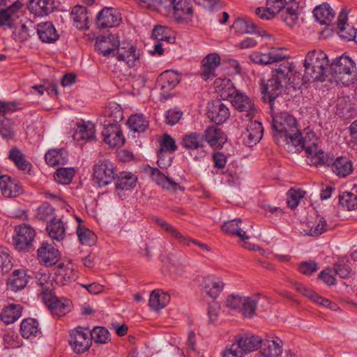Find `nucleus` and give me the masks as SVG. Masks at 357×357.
Segmentation results:
<instances>
[{"label": "nucleus", "instance_id": "obj_4", "mask_svg": "<svg viewBox=\"0 0 357 357\" xmlns=\"http://www.w3.org/2000/svg\"><path fill=\"white\" fill-rule=\"evenodd\" d=\"M329 61L325 52L321 50L310 51L304 61L303 80L314 82L321 80L328 68Z\"/></svg>", "mask_w": 357, "mask_h": 357}, {"label": "nucleus", "instance_id": "obj_35", "mask_svg": "<svg viewBox=\"0 0 357 357\" xmlns=\"http://www.w3.org/2000/svg\"><path fill=\"white\" fill-rule=\"evenodd\" d=\"M181 79L180 75L172 70H167L160 74L157 79V86L165 91L175 88Z\"/></svg>", "mask_w": 357, "mask_h": 357}, {"label": "nucleus", "instance_id": "obj_47", "mask_svg": "<svg viewBox=\"0 0 357 357\" xmlns=\"http://www.w3.org/2000/svg\"><path fill=\"white\" fill-rule=\"evenodd\" d=\"M20 332L23 337L31 339L40 335L38 322L33 318L24 319L21 322Z\"/></svg>", "mask_w": 357, "mask_h": 357}, {"label": "nucleus", "instance_id": "obj_64", "mask_svg": "<svg viewBox=\"0 0 357 357\" xmlns=\"http://www.w3.org/2000/svg\"><path fill=\"white\" fill-rule=\"evenodd\" d=\"M10 252L5 247H0V268L3 272H8L12 267Z\"/></svg>", "mask_w": 357, "mask_h": 357}, {"label": "nucleus", "instance_id": "obj_6", "mask_svg": "<svg viewBox=\"0 0 357 357\" xmlns=\"http://www.w3.org/2000/svg\"><path fill=\"white\" fill-rule=\"evenodd\" d=\"M304 149L306 153V162L310 165H330L333 159L319 147L318 139L314 132H307L305 138H301V144L298 151Z\"/></svg>", "mask_w": 357, "mask_h": 357}, {"label": "nucleus", "instance_id": "obj_10", "mask_svg": "<svg viewBox=\"0 0 357 357\" xmlns=\"http://www.w3.org/2000/svg\"><path fill=\"white\" fill-rule=\"evenodd\" d=\"M142 51L132 43L123 41L120 43L115 54L116 59L129 68L138 66L141 63Z\"/></svg>", "mask_w": 357, "mask_h": 357}, {"label": "nucleus", "instance_id": "obj_18", "mask_svg": "<svg viewBox=\"0 0 357 357\" xmlns=\"http://www.w3.org/2000/svg\"><path fill=\"white\" fill-rule=\"evenodd\" d=\"M285 58L282 49L278 48H272L265 53L255 51L250 54V59L253 63L261 65H268Z\"/></svg>", "mask_w": 357, "mask_h": 357}, {"label": "nucleus", "instance_id": "obj_59", "mask_svg": "<svg viewBox=\"0 0 357 357\" xmlns=\"http://www.w3.org/2000/svg\"><path fill=\"white\" fill-rule=\"evenodd\" d=\"M165 1V0H135L141 8L156 11L161 14L163 13Z\"/></svg>", "mask_w": 357, "mask_h": 357}, {"label": "nucleus", "instance_id": "obj_32", "mask_svg": "<svg viewBox=\"0 0 357 357\" xmlns=\"http://www.w3.org/2000/svg\"><path fill=\"white\" fill-rule=\"evenodd\" d=\"M96 137L95 125L91 121H82L77 124L73 139L77 142H86Z\"/></svg>", "mask_w": 357, "mask_h": 357}, {"label": "nucleus", "instance_id": "obj_17", "mask_svg": "<svg viewBox=\"0 0 357 357\" xmlns=\"http://www.w3.org/2000/svg\"><path fill=\"white\" fill-rule=\"evenodd\" d=\"M156 223L166 232L170 234L173 238H174L179 243L183 245H190V243H192L199 247L202 250L208 251L209 248L206 244L199 242L196 240L191 239L188 236L183 235L180 233L176 229H175L172 225H169L168 222H165L162 219L157 218L155 220Z\"/></svg>", "mask_w": 357, "mask_h": 357}, {"label": "nucleus", "instance_id": "obj_8", "mask_svg": "<svg viewBox=\"0 0 357 357\" xmlns=\"http://www.w3.org/2000/svg\"><path fill=\"white\" fill-rule=\"evenodd\" d=\"M181 145L194 160L201 161L206 156L205 139L200 133L192 132L185 134Z\"/></svg>", "mask_w": 357, "mask_h": 357}, {"label": "nucleus", "instance_id": "obj_40", "mask_svg": "<svg viewBox=\"0 0 357 357\" xmlns=\"http://www.w3.org/2000/svg\"><path fill=\"white\" fill-rule=\"evenodd\" d=\"M70 19L73 25L78 29L89 28V16L86 7L82 6L73 7L70 13Z\"/></svg>", "mask_w": 357, "mask_h": 357}, {"label": "nucleus", "instance_id": "obj_58", "mask_svg": "<svg viewBox=\"0 0 357 357\" xmlns=\"http://www.w3.org/2000/svg\"><path fill=\"white\" fill-rule=\"evenodd\" d=\"M347 13L344 11H342L338 17L337 20V33L342 38L346 40V38L344 37L342 33H345L347 34H351L353 36L355 33V30L351 26L347 23Z\"/></svg>", "mask_w": 357, "mask_h": 357}, {"label": "nucleus", "instance_id": "obj_45", "mask_svg": "<svg viewBox=\"0 0 357 357\" xmlns=\"http://www.w3.org/2000/svg\"><path fill=\"white\" fill-rule=\"evenodd\" d=\"M170 301V296L161 289H155L149 296V305L152 310L158 311L164 308Z\"/></svg>", "mask_w": 357, "mask_h": 357}, {"label": "nucleus", "instance_id": "obj_24", "mask_svg": "<svg viewBox=\"0 0 357 357\" xmlns=\"http://www.w3.org/2000/svg\"><path fill=\"white\" fill-rule=\"evenodd\" d=\"M37 252L38 261L46 266H52L59 261V252L51 243L43 242Z\"/></svg>", "mask_w": 357, "mask_h": 357}, {"label": "nucleus", "instance_id": "obj_3", "mask_svg": "<svg viewBox=\"0 0 357 357\" xmlns=\"http://www.w3.org/2000/svg\"><path fill=\"white\" fill-rule=\"evenodd\" d=\"M293 68L289 63H284L275 70L271 78L261 88L264 100L271 102L282 93L284 86L290 82Z\"/></svg>", "mask_w": 357, "mask_h": 357}, {"label": "nucleus", "instance_id": "obj_26", "mask_svg": "<svg viewBox=\"0 0 357 357\" xmlns=\"http://www.w3.org/2000/svg\"><path fill=\"white\" fill-rule=\"evenodd\" d=\"M119 45L120 42L118 38L112 34L99 38L96 42V48L105 56H115Z\"/></svg>", "mask_w": 357, "mask_h": 357}, {"label": "nucleus", "instance_id": "obj_43", "mask_svg": "<svg viewBox=\"0 0 357 357\" xmlns=\"http://www.w3.org/2000/svg\"><path fill=\"white\" fill-rule=\"evenodd\" d=\"M150 174L152 179L158 185L161 186L162 188L167 190L176 192L178 189H182L181 187L177 183L174 182L169 177L166 176L157 168H151Z\"/></svg>", "mask_w": 357, "mask_h": 357}, {"label": "nucleus", "instance_id": "obj_9", "mask_svg": "<svg viewBox=\"0 0 357 357\" xmlns=\"http://www.w3.org/2000/svg\"><path fill=\"white\" fill-rule=\"evenodd\" d=\"M252 229V225L250 222H243L241 219H234L225 222L222 227L224 232L239 237L243 242V247L249 250H255V246L246 241L250 238L248 234Z\"/></svg>", "mask_w": 357, "mask_h": 357}, {"label": "nucleus", "instance_id": "obj_56", "mask_svg": "<svg viewBox=\"0 0 357 357\" xmlns=\"http://www.w3.org/2000/svg\"><path fill=\"white\" fill-rule=\"evenodd\" d=\"M152 37L160 41H167L169 43H173L175 38L172 36V31L168 26L157 25L152 31Z\"/></svg>", "mask_w": 357, "mask_h": 357}, {"label": "nucleus", "instance_id": "obj_62", "mask_svg": "<svg viewBox=\"0 0 357 357\" xmlns=\"http://www.w3.org/2000/svg\"><path fill=\"white\" fill-rule=\"evenodd\" d=\"M305 191L301 189L291 188L287 193V204L291 208H295L301 199L305 196Z\"/></svg>", "mask_w": 357, "mask_h": 357}, {"label": "nucleus", "instance_id": "obj_19", "mask_svg": "<svg viewBox=\"0 0 357 357\" xmlns=\"http://www.w3.org/2000/svg\"><path fill=\"white\" fill-rule=\"evenodd\" d=\"M45 303L53 315L61 317L70 312L73 308L70 300L50 296L45 298Z\"/></svg>", "mask_w": 357, "mask_h": 357}, {"label": "nucleus", "instance_id": "obj_36", "mask_svg": "<svg viewBox=\"0 0 357 357\" xmlns=\"http://www.w3.org/2000/svg\"><path fill=\"white\" fill-rule=\"evenodd\" d=\"M215 92L222 99H230L236 93V89L230 79L217 78L213 83Z\"/></svg>", "mask_w": 357, "mask_h": 357}, {"label": "nucleus", "instance_id": "obj_34", "mask_svg": "<svg viewBox=\"0 0 357 357\" xmlns=\"http://www.w3.org/2000/svg\"><path fill=\"white\" fill-rule=\"evenodd\" d=\"M328 225L324 218L317 215L314 218L309 220L303 229L305 235L317 236L324 233Z\"/></svg>", "mask_w": 357, "mask_h": 357}, {"label": "nucleus", "instance_id": "obj_50", "mask_svg": "<svg viewBox=\"0 0 357 357\" xmlns=\"http://www.w3.org/2000/svg\"><path fill=\"white\" fill-rule=\"evenodd\" d=\"M332 171L339 177H345L353 171L352 162L347 157H337L332 164Z\"/></svg>", "mask_w": 357, "mask_h": 357}, {"label": "nucleus", "instance_id": "obj_27", "mask_svg": "<svg viewBox=\"0 0 357 357\" xmlns=\"http://www.w3.org/2000/svg\"><path fill=\"white\" fill-rule=\"evenodd\" d=\"M14 24L10 29H13L12 38L15 41H26L35 34V26L31 21L22 22L17 19Z\"/></svg>", "mask_w": 357, "mask_h": 357}, {"label": "nucleus", "instance_id": "obj_31", "mask_svg": "<svg viewBox=\"0 0 357 357\" xmlns=\"http://www.w3.org/2000/svg\"><path fill=\"white\" fill-rule=\"evenodd\" d=\"M0 190L5 197H14L22 193V190L19 182L8 175H2L0 178Z\"/></svg>", "mask_w": 357, "mask_h": 357}, {"label": "nucleus", "instance_id": "obj_5", "mask_svg": "<svg viewBox=\"0 0 357 357\" xmlns=\"http://www.w3.org/2000/svg\"><path fill=\"white\" fill-rule=\"evenodd\" d=\"M329 69L332 78L337 84L348 86L356 80V63L346 54L336 57L332 61Z\"/></svg>", "mask_w": 357, "mask_h": 357}, {"label": "nucleus", "instance_id": "obj_20", "mask_svg": "<svg viewBox=\"0 0 357 357\" xmlns=\"http://www.w3.org/2000/svg\"><path fill=\"white\" fill-rule=\"evenodd\" d=\"M208 116L215 123H225L230 116L229 107L220 100H215L208 105Z\"/></svg>", "mask_w": 357, "mask_h": 357}, {"label": "nucleus", "instance_id": "obj_1", "mask_svg": "<svg viewBox=\"0 0 357 357\" xmlns=\"http://www.w3.org/2000/svg\"><path fill=\"white\" fill-rule=\"evenodd\" d=\"M272 126L278 144L289 152H296L302 136L296 119L287 112H281L273 116Z\"/></svg>", "mask_w": 357, "mask_h": 357}, {"label": "nucleus", "instance_id": "obj_16", "mask_svg": "<svg viewBox=\"0 0 357 357\" xmlns=\"http://www.w3.org/2000/svg\"><path fill=\"white\" fill-rule=\"evenodd\" d=\"M234 344L238 345V349L245 354L258 349L262 343L260 337L251 333H240L234 336Z\"/></svg>", "mask_w": 357, "mask_h": 357}, {"label": "nucleus", "instance_id": "obj_51", "mask_svg": "<svg viewBox=\"0 0 357 357\" xmlns=\"http://www.w3.org/2000/svg\"><path fill=\"white\" fill-rule=\"evenodd\" d=\"M160 148L158 152V165L160 168L165 167L166 164L163 162V153L164 152H174L177 149V146L175 140L168 134H165L160 142Z\"/></svg>", "mask_w": 357, "mask_h": 357}, {"label": "nucleus", "instance_id": "obj_22", "mask_svg": "<svg viewBox=\"0 0 357 357\" xmlns=\"http://www.w3.org/2000/svg\"><path fill=\"white\" fill-rule=\"evenodd\" d=\"M121 20L119 11L114 8H104L97 15V25L100 28H111L117 26Z\"/></svg>", "mask_w": 357, "mask_h": 357}, {"label": "nucleus", "instance_id": "obj_46", "mask_svg": "<svg viewBox=\"0 0 357 357\" xmlns=\"http://www.w3.org/2000/svg\"><path fill=\"white\" fill-rule=\"evenodd\" d=\"M296 289L303 294L306 297L310 298L314 303L326 307L327 308L335 310L337 309V305L335 303L330 301L328 299H326L320 296H319L317 293L314 292L312 290L308 289L307 287L304 286L301 284H296Z\"/></svg>", "mask_w": 357, "mask_h": 357}, {"label": "nucleus", "instance_id": "obj_25", "mask_svg": "<svg viewBox=\"0 0 357 357\" xmlns=\"http://www.w3.org/2000/svg\"><path fill=\"white\" fill-rule=\"evenodd\" d=\"M220 64V57L215 53L208 54L202 62L200 76L204 81L212 79L215 76V72Z\"/></svg>", "mask_w": 357, "mask_h": 357}, {"label": "nucleus", "instance_id": "obj_33", "mask_svg": "<svg viewBox=\"0 0 357 357\" xmlns=\"http://www.w3.org/2000/svg\"><path fill=\"white\" fill-rule=\"evenodd\" d=\"M66 222V218L63 215L61 218H54L47 223L46 229L52 239L59 242L64 238Z\"/></svg>", "mask_w": 357, "mask_h": 357}, {"label": "nucleus", "instance_id": "obj_2", "mask_svg": "<svg viewBox=\"0 0 357 357\" xmlns=\"http://www.w3.org/2000/svg\"><path fill=\"white\" fill-rule=\"evenodd\" d=\"M263 301L265 309L268 305L267 296L261 294H252L248 296L243 293H234L229 295L225 301L226 306L231 310H239L245 318H252L256 314L257 304Z\"/></svg>", "mask_w": 357, "mask_h": 357}, {"label": "nucleus", "instance_id": "obj_11", "mask_svg": "<svg viewBox=\"0 0 357 357\" xmlns=\"http://www.w3.org/2000/svg\"><path fill=\"white\" fill-rule=\"evenodd\" d=\"M93 179L100 187L112 183L116 176L114 164L107 160H99L93 167Z\"/></svg>", "mask_w": 357, "mask_h": 357}, {"label": "nucleus", "instance_id": "obj_49", "mask_svg": "<svg viewBox=\"0 0 357 357\" xmlns=\"http://www.w3.org/2000/svg\"><path fill=\"white\" fill-rule=\"evenodd\" d=\"M75 220L78 223L77 227L76 233L79 242L82 245L91 246L96 242V235L90 229L86 228L82 225V220L77 215H74Z\"/></svg>", "mask_w": 357, "mask_h": 357}, {"label": "nucleus", "instance_id": "obj_57", "mask_svg": "<svg viewBox=\"0 0 357 357\" xmlns=\"http://www.w3.org/2000/svg\"><path fill=\"white\" fill-rule=\"evenodd\" d=\"M75 169L73 167L59 168L54 174L56 182L63 185L69 184L75 174Z\"/></svg>", "mask_w": 357, "mask_h": 357}, {"label": "nucleus", "instance_id": "obj_60", "mask_svg": "<svg viewBox=\"0 0 357 357\" xmlns=\"http://www.w3.org/2000/svg\"><path fill=\"white\" fill-rule=\"evenodd\" d=\"M90 338L96 343L105 344L109 340V331L104 327H95L90 331Z\"/></svg>", "mask_w": 357, "mask_h": 357}, {"label": "nucleus", "instance_id": "obj_48", "mask_svg": "<svg viewBox=\"0 0 357 357\" xmlns=\"http://www.w3.org/2000/svg\"><path fill=\"white\" fill-rule=\"evenodd\" d=\"M45 158L50 166L63 165L68 160V153L64 149H52L46 153Z\"/></svg>", "mask_w": 357, "mask_h": 357}, {"label": "nucleus", "instance_id": "obj_7", "mask_svg": "<svg viewBox=\"0 0 357 357\" xmlns=\"http://www.w3.org/2000/svg\"><path fill=\"white\" fill-rule=\"evenodd\" d=\"M162 15L172 17L176 23L183 24L192 21L193 9L188 0H165Z\"/></svg>", "mask_w": 357, "mask_h": 357}, {"label": "nucleus", "instance_id": "obj_54", "mask_svg": "<svg viewBox=\"0 0 357 357\" xmlns=\"http://www.w3.org/2000/svg\"><path fill=\"white\" fill-rule=\"evenodd\" d=\"M128 124L130 130L137 132H142L148 128L149 122L142 114H136L130 116Z\"/></svg>", "mask_w": 357, "mask_h": 357}, {"label": "nucleus", "instance_id": "obj_29", "mask_svg": "<svg viewBox=\"0 0 357 357\" xmlns=\"http://www.w3.org/2000/svg\"><path fill=\"white\" fill-rule=\"evenodd\" d=\"M261 345V357H280L282 354V341L276 336L268 337Z\"/></svg>", "mask_w": 357, "mask_h": 357}, {"label": "nucleus", "instance_id": "obj_39", "mask_svg": "<svg viewBox=\"0 0 357 357\" xmlns=\"http://www.w3.org/2000/svg\"><path fill=\"white\" fill-rule=\"evenodd\" d=\"M313 15L320 24L328 25L333 20L335 13L328 3H324L315 7Z\"/></svg>", "mask_w": 357, "mask_h": 357}, {"label": "nucleus", "instance_id": "obj_44", "mask_svg": "<svg viewBox=\"0 0 357 357\" xmlns=\"http://www.w3.org/2000/svg\"><path fill=\"white\" fill-rule=\"evenodd\" d=\"M36 32L39 38L43 43H54L59 37L54 26L50 22L38 24Z\"/></svg>", "mask_w": 357, "mask_h": 357}, {"label": "nucleus", "instance_id": "obj_12", "mask_svg": "<svg viewBox=\"0 0 357 357\" xmlns=\"http://www.w3.org/2000/svg\"><path fill=\"white\" fill-rule=\"evenodd\" d=\"M230 99L235 109L242 114L241 117L243 120L251 121L255 116L257 109L254 102L245 93L237 90Z\"/></svg>", "mask_w": 357, "mask_h": 357}, {"label": "nucleus", "instance_id": "obj_21", "mask_svg": "<svg viewBox=\"0 0 357 357\" xmlns=\"http://www.w3.org/2000/svg\"><path fill=\"white\" fill-rule=\"evenodd\" d=\"M281 20L289 28L298 29L303 21L299 14L298 3L296 2L288 3L284 9L282 10Z\"/></svg>", "mask_w": 357, "mask_h": 357}, {"label": "nucleus", "instance_id": "obj_37", "mask_svg": "<svg viewBox=\"0 0 357 357\" xmlns=\"http://www.w3.org/2000/svg\"><path fill=\"white\" fill-rule=\"evenodd\" d=\"M204 139L213 148H220L227 141L225 134L216 126H209L205 130Z\"/></svg>", "mask_w": 357, "mask_h": 357}, {"label": "nucleus", "instance_id": "obj_28", "mask_svg": "<svg viewBox=\"0 0 357 357\" xmlns=\"http://www.w3.org/2000/svg\"><path fill=\"white\" fill-rule=\"evenodd\" d=\"M264 133L261 123L258 121H250L243 135L244 144L249 147L256 145L262 138Z\"/></svg>", "mask_w": 357, "mask_h": 357}, {"label": "nucleus", "instance_id": "obj_55", "mask_svg": "<svg viewBox=\"0 0 357 357\" xmlns=\"http://www.w3.org/2000/svg\"><path fill=\"white\" fill-rule=\"evenodd\" d=\"M9 158L12 160L15 165L24 171L29 173L32 167L31 164L25 158L24 155L18 149H13L10 151Z\"/></svg>", "mask_w": 357, "mask_h": 357}, {"label": "nucleus", "instance_id": "obj_14", "mask_svg": "<svg viewBox=\"0 0 357 357\" xmlns=\"http://www.w3.org/2000/svg\"><path fill=\"white\" fill-rule=\"evenodd\" d=\"M102 136L105 144L112 149L120 148L126 142L125 136L119 123L104 125Z\"/></svg>", "mask_w": 357, "mask_h": 357}, {"label": "nucleus", "instance_id": "obj_63", "mask_svg": "<svg viewBox=\"0 0 357 357\" xmlns=\"http://www.w3.org/2000/svg\"><path fill=\"white\" fill-rule=\"evenodd\" d=\"M14 135V123L10 119H3L0 123V135L4 139H11Z\"/></svg>", "mask_w": 357, "mask_h": 357}, {"label": "nucleus", "instance_id": "obj_53", "mask_svg": "<svg viewBox=\"0 0 357 357\" xmlns=\"http://www.w3.org/2000/svg\"><path fill=\"white\" fill-rule=\"evenodd\" d=\"M137 176L130 172H121L116 182V188L121 190H131L137 183Z\"/></svg>", "mask_w": 357, "mask_h": 357}, {"label": "nucleus", "instance_id": "obj_13", "mask_svg": "<svg viewBox=\"0 0 357 357\" xmlns=\"http://www.w3.org/2000/svg\"><path fill=\"white\" fill-rule=\"evenodd\" d=\"M68 342L75 352L77 354L85 352L91 344L90 331L82 327L74 328L70 332Z\"/></svg>", "mask_w": 357, "mask_h": 357}, {"label": "nucleus", "instance_id": "obj_61", "mask_svg": "<svg viewBox=\"0 0 357 357\" xmlns=\"http://www.w3.org/2000/svg\"><path fill=\"white\" fill-rule=\"evenodd\" d=\"M340 205L348 211H351L357 207V197L353 193L344 192L340 195Z\"/></svg>", "mask_w": 357, "mask_h": 357}, {"label": "nucleus", "instance_id": "obj_30", "mask_svg": "<svg viewBox=\"0 0 357 357\" xmlns=\"http://www.w3.org/2000/svg\"><path fill=\"white\" fill-rule=\"evenodd\" d=\"M203 291L211 298H217L224 287L222 280L215 275L205 277L202 283Z\"/></svg>", "mask_w": 357, "mask_h": 357}, {"label": "nucleus", "instance_id": "obj_15", "mask_svg": "<svg viewBox=\"0 0 357 357\" xmlns=\"http://www.w3.org/2000/svg\"><path fill=\"white\" fill-rule=\"evenodd\" d=\"M34 236V229L29 225L23 224L15 227L13 239L16 248L24 250L31 245Z\"/></svg>", "mask_w": 357, "mask_h": 357}, {"label": "nucleus", "instance_id": "obj_42", "mask_svg": "<svg viewBox=\"0 0 357 357\" xmlns=\"http://www.w3.org/2000/svg\"><path fill=\"white\" fill-rule=\"evenodd\" d=\"M103 116L107 119L104 124L119 123L123 119V111L116 102H109L103 110Z\"/></svg>", "mask_w": 357, "mask_h": 357}, {"label": "nucleus", "instance_id": "obj_23", "mask_svg": "<svg viewBox=\"0 0 357 357\" xmlns=\"http://www.w3.org/2000/svg\"><path fill=\"white\" fill-rule=\"evenodd\" d=\"M26 6L34 16L44 17L52 13L57 4L55 0H29Z\"/></svg>", "mask_w": 357, "mask_h": 357}, {"label": "nucleus", "instance_id": "obj_41", "mask_svg": "<svg viewBox=\"0 0 357 357\" xmlns=\"http://www.w3.org/2000/svg\"><path fill=\"white\" fill-rule=\"evenodd\" d=\"M29 281L26 271L24 269L15 270L8 280L7 285L13 291H17L26 287Z\"/></svg>", "mask_w": 357, "mask_h": 357}, {"label": "nucleus", "instance_id": "obj_52", "mask_svg": "<svg viewBox=\"0 0 357 357\" xmlns=\"http://www.w3.org/2000/svg\"><path fill=\"white\" fill-rule=\"evenodd\" d=\"M20 9V6L14 3L6 10L0 11V26H7L12 28L14 23L19 18L17 11Z\"/></svg>", "mask_w": 357, "mask_h": 357}, {"label": "nucleus", "instance_id": "obj_38", "mask_svg": "<svg viewBox=\"0 0 357 357\" xmlns=\"http://www.w3.org/2000/svg\"><path fill=\"white\" fill-rule=\"evenodd\" d=\"M22 307L20 304L10 303L3 307L0 313V319L5 324H11L22 316Z\"/></svg>", "mask_w": 357, "mask_h": 357}]
</instances>
